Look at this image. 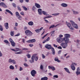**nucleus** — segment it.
Listing matches in <instances>:
<instances>
[{"instance_id": "1", "label": "nucleus", "mask_w": 80, "mask_h": 80, "mask_svg": "<svg viewBox=\"0 0 80 80\" xmlns=\"http://www.w3.org/2000/svg\"><path fill=\"white\" fill-rule=\"evenodd\" d=\"M64 38L65 43H69V39L68 38H70V35L68 34H64Z\"/></svg>"}, {"instance_id": "2", "label": "nucleus", "mask_w": 80, "mask_h": 80, "mask_svg": "<svg viewBox=\"0 0 80 80\" xmlns=\"http://www.w3.org/2000/svg\"><path fill=\"white\" fill-rule=\"evenodd\" d=\"M26 35L28 37H31L33 35V33L29 30H27L25 32Z\"/></svg>"}, {"instance_id": "3", "label": "nucleus", "mask_w": 80, "mask_h": 80, "mask_svg": "<svg viewBox=\"0 0 80 80\" xmlns=\"http://www.w3.org/2000/svg\"><path fill=\"white\" fill-rule=\"evenodd\" d=\"M57 42L58 43H63V42H65V38H58L57 39Z\"/></svg>"}, {"instance_id": "4", "label": "nucleus", "mask_w": 80, "mask_h": 80, "mask_svg": "<svg viewBox=\"0 0 80 80\" xmlns=\"http://www.w3.org/2000/svg\"><path fill=\"white\" fill-rule=\"evenodd\" d=\"M70 22H71V23H72L73 27L74 28H76V29H78V28L77 24H75V23L73 21H70Z\"/></svg>"}, {"instance_id": "5", "label": "nucleus", "mask_w": 80, "mask_h": 80, "mask_svg": "<svg viewBox=\"0 0 80 80\" xmlns=\"http://www.w3.org/2000/svg\"><path fill=\"white\" fill-rule=\"evenodd\" d=\"M70 22H71V23H72L73 27L74 28H76V29H78V28L77 24H75V23L73 21H70Z\"/></svg>"}, {"instance_id": "6", "label": "nucleus", "mask_w": 80, "mask_h": 80, "mask_svg": "<svg viewBox=\"0 0 80 80\" xmlns=\"http://www.w3.org/2000/svg\"><path fill=\"white\" fill-rule=\"evenodd\" d=\"M70 22H71V23H72L73 27L74 28H76V29H78V28L77 24H75V23L73 21H70Z\"/></svg>"}, {"instance_id": "7", "label": "nucleus", "mask_w": 80, "mask_h": 80, "mask_svg": "<svg viewBox=\"0 0 80 80\" xmlns=\"http://www.w3.org/2000/svg\"><path fill=\"white\" fill-rule=\"evenodd\" d=\"M36 55H37L36 54H34L32 55L31 58V60H29V61L30 63H33V62H34V60H35Z\"/></svg>"}, {"instance_id": "8", "label": "nucleus", "mask_w": 80, "mask_h": 80, "mask_svg": "<svg viewBox=\"0 0 80 80\" xmlns=\"http://www.w3.org/2000/svg\"><path fill=\"white\" fill-rule=\"evenodd\" d=\"M68 43H62L61 44V45L62 46V47L63 48H66L67 47V46H68V44H67Z\"/></svg>"}, {"instance_id": "9", "label": "nucleus", "mask_w": 80, "mask_h": 80, "mask_svg": "<svg viewBox=\"0 0 80 80\" xmlns=\"http://www.w3.org/2000/svg\"><path fill=\"white\" fill-rule=\"evenodd\" d=\"M0 6L5 8H7V6L6 5L5 3L3 2L0 3Z\"/></svg>"}, {"instance_id": "10", "label": "nucleus", "mask_w": 80, "mask_h": 80, "mask_svg": "<svg viewBox=\"0 0 80 80\" xmlns=\"http://www.w3.org/2000/svg\"><path fill=\"white\" fill-rule=\"evenodd\" d=\"M16 16L18 18L19 20H22V17L21 15H19V13H18V12H16Z\"/></svg>"}, {"instance_id": "11", "label": "nucleus", "mask_w": 80, "mask_h": 80, "mask_svg": "<svg viewBox=\"0 0 80 80\" xmlns=\"http://www.w3.org/2000/svg\"><path fill=\"white\" fill-rule=\"evenodd\" d=\"M31 74L32 77H35V75L37 74V72L35 70H32L31 72Z\"/></svg>"}, {"instance_id": "12", "label": "nucleus", "mask_w": 80, "mask_h": 80, "mask_svg": "<svg viewBox=\"0 0 80 80\" xmlns=\"http://www.w3.org/2000/svg\"><path fill=\"white\" fill-rule=\"evenodd\" d=\"M77 64L75 63V62H73L72 65H71V67L73 70H75V67L74 66V65H76Z\"/></svg>"}, {"instance_id": "13", "label": "nucleus", "mask_w": 80, "mask_h": 80, "mask_svg": "<svg viewBox=\"0 0 80 80\" xmlns=\"http://www.w3.org/2000/svg\"><path fill=\"white\" fill-rule=\"evenodd\" d=\"M66 24L68 27L71 30H73V28L72 26H71V24H70V23L69 22H66Z\"/></svg>"}, {"instance_id": "14", "label": "nucleus", "mask_w": 80, "mask_h": 80, "mask_svg": "<svg viewBox=\"0 0 80 80\" xmlns=\"http://www.w3.org/2000/svg\"><path fill=\"white\" fill-rule=\"evenodd\" d=\"M35 42H36L35 39H33L27 41L26 42H27V43H34Z\"/></svg>"}, {"instance_id": "15", "label": "nucleus", "mask_w": 80, "mask_h": 80, "mask_svg": "<svg viewBox=\"0 0 80 80\" xmlns=\"http://www.w3.org/2000/svg\"><path fill=\"white\" fill-rule=\"evenodd\" d=\"M45 47L48 50H50L52 48V46L50 45L47 44L45 45Z\"/></svg>"}, {"instance_id": "16", "label": "nucleus", "mask_w": 80, "mask_h": 80, "mask_svg": "<svg viewBox=\"0 0 80 80\" xmlns=\"http://www.w3.org/2000/svg\"><path fill=\"white\" fill-rule=\"evenodd\" d=\"M9 63H12L13 64H16V62L15 60L14 59L12 60V59H9Z\"/></svg>"}, {"instance_id": "17", "label": "nucleus", "mask_w": 80, "mask_h": 80, "mask_svg": "<svg viewBox=\"0 0 80 80\" xmlns=\"http://www.w3.org/2000/svg\"><path fill=\"white\" fill-rule=\"evenodd\" d=\"M4 26L6 28V29H8L9 28L8 27V22L4 23Z\"/></svg>"}, {"instance_id": "18", "label": "nucleus", "mask_w": 80, "mask_h": 80, "mask_svg": "<svg viewBox=\"0 0 80 80\" xmlns=\"http://www.w3.org/2000/svg\"><path fill=\"white\" fill-rule=\"evenodd\" d=\"M48 68L49 69H52V70H55V68L53 66H48Z\"/></svg>"}, {"instance_id": "19", "label": "nucleus", "mask_w": 80, "mask_h": 80, "mask_svg": "<svg viewBox=\"0 0 80 80\" xmlns=\"http://www.w3.org/2000/svg\"><path fill=\"white\" fill-rule=\"evenodd\" d=\"M61 6L63 7H67L68 5L67 4L65 3H63L61 4Z\"/></svg>"}, {"instance_id": "20", "label": "nucleus", "mask_w": 80, "mask_h": 80, "mask_svg": "<svg viewBox=\"0 0 80 80\" xmlns=\"http://www.w3.org/2000/svg\"><path fill=\"white\" fill-rule=\"evenodd\" d=\"M6 11L7 12H8V13H10L11 15H13V13H12V12H11L9 10L6 9Z\"/></svg>"}, {"instance_id": "21", "label": "nucleus", "mask_w": 80, "mask_h": 80, "mask_svg": "<svg viewBox=\"0 0 80 80\" xmlns=\"http://www.w3.org/2000/svg\"><path fill=\"white\" fill-rule=\"evenodd\" d=\"M35 5L36 7L38 8H40V5H39L38 4L35 3Z\"/></svg>"}, {"instance_id": "22", "label": "nucleus", "mask_w": 80, "mask_h": 80, "mask_svg": "<svg viewBox=\"0 0 80 80\" xmlns=\"http://www.w3.org/2000/svg\"><path fill=\"white\" fill-rule=\"evenodd\" d=\"M75 42H76L78 44H77V46L78 45H80V43L79 42H80V40L77 39L75 41H74Z\"/></svg>"}, {"instance_id": "23", "label": "nucleus", "mask_w": 80, "mask_h": 80, "mask_svg": "<svg viewBox=\"0 0 80 80\" xmlns=\"http://www.w3.org/2000/svg\"><path fill=\"white\" fill-rule=\"evenodd\" d=\"M64 69L65 70V71L68 73H70V72H69V70H68V68H64Z\"/></svg>"}, {"instance_id": "24", "label": "nucleus", "mask_w": 80, "mask_h": 80, "mask_svg": "<svg viewBox=\"0 0 80 80\" xmlns=\"http://www.w3.org/2000/svg\"><path fill=\"white\" fill-rule=\"evenodd\" d=\"M28 24L29 25L32 26L33 25V22L32 21H30L28 22Z\"/></svg>"}, {"instance_id": "25", "label": "nucleus", "mask_w": 80, "mask_h": 80, "mask_svg": "<svg viewBox=\"0 0 80 80\" xmlns=\"http://www.w3.org/2000/svg\"><path fill=\"white\" fill-rule=\"evenodd\" d=\"M41 12L43 13V14H44V15H48L47 12H45V11H42Z\"/></svg>"}, {"instance_id": "26", "label": "nucleus", "mask_w": 80, "mask_h": 80, "mask_svg": "<svg viewBox=\"0 0 80 80\" xmlns=\"http://www.w3.org/2000/svg\"><path fill=\"white\" fill-rule=\"evenodd\" d=\"M41 80H48V78L47 77H44L41 79Z\"/></svg>"}, {"instance_id": "27", "label": "nucleus", "mask_w": 80, "mask_h": 80, "mask_svg": "<svg viewBox=\"0 0 80 80\" xmlns=\"http://www.w3.org/2000/svg\"><path fill=\"white\" fill-rule=\"evenodd\" d=\"M11 43V45H12V47H15V46L16 43L14 41Z\"/></svg>"}, {"instance_id": "28", "label": "nucleus", "mask_w": 80, "mask_h": 80, "mask_svg": "<svg viewBox=\"0 0 80 80\" xmlns=\"http://www.w3.org/2000/svg\"><path fill=\"white\" fill-rule=\"evenodd\" d=\"M52 52L53 55H55V50H54V48H52Z\"/></svg>"}, {"instance_id": "29", "label": "nucleus", "mask_w": 80, "mask_h": 80, "mask_svg": "<svg viewBox=\"0 0 80 80\" xmlns=\"http://www.w3.org/2000/svg\"><path fill=\"white\" fill-rule=\"evenodd\" d=\"M4 42L6 43H8V45L10 44V42H9L7 40H5L4 41Z\"/></svg>"}, {"instance_id": "30", "label": "nucleus", "mask_w": 80, "mask_h": 80, "mask_svg": "<svg viewBox=\"0 0 80 80\" xmlns=\"http://www.w3.org/2000/svg\"><path fill=\"white\" fill-rule=\"evenodd\" d=\"M35 31L36 33H39L40 31V28L35 30Z\"/></svg>"}, {"instance_id": "31", "label": "nucleus", "mask_w": 80, "mask_h": 80, "mask_svg": "<svg viewBox=\"0 0 80 80\" xmlns=\"http://www.w3.org/2000/svg\"><path fill=\"white\" fill-rule=\"evenodd\" d=\"M22 51H20L18 52H15L14 53L15 54H22Z\"/></svg>"}, {"instance_id": "32", "label": "nucleus", "mask_w": 80, "mask_h": 80, "mask_svg": "<svg viewBox=\"0 0 80 80\" xmlns=\"http://www.w3.org/2000/svg\"><path fill=\"white\" fill-rule=\"evenodd\" d=\"M55 61H56L58 62H60V61L58 59V58H55Z\"/></svg>"}, {"instance_id": "33", "label": "nucleus", "mask_w": 80, "mask_h": 80, "mask_svg": "<svg viewBox=\"0 0 80 80\" xmlns=\"http://www.w3.org/2000/svg\"><path fill=\"white\" fill-rule=\"evenodd\" d=\"M72 11L73 12L74 14H78V12L77 11H75L73 10H72Z\"/></svg>"}, {"instance_id": "34", "label": "nucleus", "mask_w": 80, "mask_h": 80, "mask_svg": "<svg viewBox=\"0 0 80 80\" xmlns=\"http://www.w3.org/2000/svg\"><path fill=\"white\" fill-rule=\"evenodd\" d=\"M9 68L10 69H11V70H14V67H13V66L12 65H11L9 67Z\"/></svg>"}, {"instance_id": "35", "label": "nucleus", "mask_w": 80, "mask_h": 80, "mask_svg": "<svg viewBox=\"0 0 80 80\" xmlns=\"http://www.w3.org/2000/svg\"><path fill=\"white\" fill-rule=\"evenodd\" d=\"M60 14V13H55L53 14H52V15H54V16H57V15H58Z\"/></svg>"}, {"instance_id": "36", "label": "nucleus", "mask_w": 80, "mask_h": 80, "mask_svg": "<svg viewBox=\"0 0 80 80\" xmlns=\"http://www.w3.org/2000/svg\"><path fill=\"white\" fill-rule=\"evenodd\" d=\"M14 31L13 32H10V35L11 36H12V37L13 36V35H14Z\"/></svg>"}, {"instance_id": "37", "label": "nucleus", "mask_w": 80, "mask_h": 80, "mask_svg": "<svg viewBox=\"0 0 80 80\" xmlns=\"http://www.w3.org/2000/svg\"><path fill=\"white\" fill-rule=\"evenodd\" d=\"M76 73L77 75H80V72L78 71H77L76 72Z\"/></svg>"}, {"instance_id": "38", "label": "nucleus", "mask_w": 80, "mask_h": 80, "mask_svg": "<svg viewBox=\"0 0 80 80\" xmlns=\"http://www.w3.org/2000/svg\"><path fill=\"white\" fill-rule=\"evenodd\" d=\"M3 30V26L2 25H0V30L1 31H2Z\"/></svg>"}, {"instance_id": "39", "label": "nucleus", "mask_w": 80, "mask_h": 80, "mask_svg": "<svg viewBox=\"0 0 80 80\" xmlns=\"http://www.w3.org/2000/svg\"><path fill=\"white\" fill-rule=\"evenodd\" d=\"M52 17V16H48L44 17V19H45V18H51Z\"/></svg>"}, {"instance_id": "40", "label": "nucleus", "mask_w": 80, "mask_h": 80, "mask_svg": "<svg viewBox=\"0 0 80 80\" xmlns=\"http://www.w3.org/2000/svg\"><path fill=\"white\" fill-rule=\"evenodd\" d=\"M48 33H47V34H46L45 35H44L43 37L42 38V39H44V38H45V37L46 36H47V35H48Z\"/></svg>"}, {"instance_id": "41", "label": "nucleus", "mask_w": 80, "mask_h": 80, "mask_svg": "<svg viewBox=\"0 0 80 80\" xmlns=\"http://www.w3.org/2000/svg\"><path fill=\"white\" fill-rule=\"evenodd\" d=\"M22 7L23 8V9H24V10L27 11V10H28L27 8H26V7H25L24 6H22Z\"/></svg>"}, {"instance_id": "42", "label": "nucleus", "mask_w": 80, "mask_h": 80, "mask_svg": "<svg viewBox=\"0 0 80 80\" xmlns=\"http://www.w3.org/2000/svg\"><path fill=\"white\" fill-rule=\"evenodd\" d=\"M11 50H12V51H13V52H18V50H15V49H11Z\"/></svg>"}, {"instance_id": "43", "label": "nucleus", "mask_w": 80, "mask_h": 80, "mask_svg": "<svg viewBox=\"0 0 80 80\" xmlns=\"http://www.w3.org/2000/svg\"><path fill=\"white\" fill-rule=\"evenodd\" d=\"M20 13L21 15H23V16H24L25 15V14H24V12L23 11L21 12Z\"/></svg>"}, {"instance_id": "44", "label": "nucleus", "mask_w": 80, "mask_h": 80, "mask_svg": "<svg viewBox=\"0 0 80 80\" xmlns=\"http://www.w3.org/2000/svg\"><path fill=\"white\" fill-rule=\"evenodd\" d=\"M9 42L11 43L13 42V40H12V38H9Z\"/></svg>"}, {"instance_id": "45", "label": "nucleus", "mask_w": 80, "mask_h": 80, "mask_svg": "<svg viewBox=\"0 0 80 80\" xmlns=\"http://www.w3.org/2000/svg\"><path fill=\"white\" fill-rule=\"evenodd\" d=\"M22 50H28V48H23L22 49Z\"/></svg>"}, {"instance_id": "46", "label": "nucleus", "mask_w": 80, "mask_h": 80, "mask_svg": "<svg viewBox=\"0 0 80 80\" xmlns=\"http://www.w3.org/2000/svg\"><path fill=\"white\" fill-rule=\"evenodd\" d=\"M27 56L28 57V58H30L31 57V55L30 54H28L27 55Z\"/></svg>"}, {"instance_id": "47", "label": "nucleus", "mask_w": 80, "mask_h": 80, "mask_svg": "<svg viewBox=\"0 0 80 80\" xmlns=\"http://www.w3.org/2000/svg\"><path fill=\"white\" fill-rule=\"evenodd\" d=\"M54 32H55V31H53L52 32H51V35L52 36H54Z\"/></svg>"}, {"instance_id": "48", "label": "nucleus", "mask_w": 80, "mask_h": 80, "mask_svg": "<svg viewBox=\"0 0 80 80\" xmlns=\"http://www.w3.org/2000/svg\"><path fill=\"white\" fill-rule=\"evenodd\" d=\"M43 68V66L41 65L40 66V69H41L42 70Z\"/></svg>"}, {"instance_id": "49", "label": "nucleus", "mask_w": 80, "mask_h": 80, "mask_svg": "<svg viewBox=\"0 0 80 80\" xmlns=\"http://www.w3.org/2000/svg\"><path fill=\"white\" fill-rule=\"evenodd\" d=\"M55 27L54 25H52L49 28H50H50H53V27Z\"/></svg>"}, {"instance_id": "50", "label": "nucleus", "mask_w": 80, "mask_h": 80, "mask_svg": "<svg viewBox=\"0 0 80 80\" xmlns=\"http://www.w3.org/2000/svg\"><path fill=\"white\" fill-rule=\"evenodd\" d=\"M29 47H32L33 46V44H30L29 45Z\"/></svg>"}, {"instance_id": "51", "label": "nucleus", "mask_w": 80, "mask_h": 80, "mask_svg": "<svg viewBox=\"0 0 80 80\" xmlns=\"http://www.w3.org/2000/svg\"><path fill=\"white\" fill-rule=\"evenodd\" d=\"M12 5L13 7H16V4H15L14 3H12Z\"/></svg>"}, {"instance_id": "52", "label": "nucleus", "mask_w": 80, "mask_h": 80, "mask_svg": "<svg viewBox=\"0 0 80 80\" xmlns=\"http://www.w3.org/2000/svg\"><path fill=\"white\" fill-rule=\"evenodd\" d=\"M24 65L25 66V67H28V65L26 63L24 64Z\"/></svg>"}, {"instance_id": "53", "label": "nucleus", "mask_w": 80, "mask_h": 80, "mask_svg": "<svg viewBox=\"0 0 80 80\" xmlns=\"http://www.w3.org/2000/svg\"><path fill=\"white\" fill-rule=\"evenodd\" d=\"M38 11L39 15H40V9H38Z\"/></svg>"}, {"instance_id": "54", "label": "nucleus", "mask_w": 80, "mask_h": 80, "mask_svg": "<svg viewBox=\"0 0 80 80\" xmlns=\"http://www.w3.org/2000/svg\"><path fill=\"white\" fill-rule=\"evenodd\" d=\"M42 58L43 59L45 58V55L43 54H42Z\"/></svg>"}, {"instance_id": "55", "label": "nucleus", "mask_w": 80, "mask_h": 80, "mask_svg": "<svg viewBox=\"0 0 80 80\" xmlns=\"http://www.w3.org/2000/svg\"><path fill=\"white\" fill-rule=\"evenodd\" d=\"M20 33H18L17 34H16L15 35V37H18V36H20Z\"/></svg>"}, {"instance_id": "56", "label": "nucleus", "mask_w": 80, "mask_h": 80, "mask_svg": "<svg viewBox=\"0 0 80 80\" xmlns=\"http://www.w3.org/2000/svg\"><path fill=\"white\" fill-rule=\"evenodd\" d=\"M50 40V37H48V38L46 40V42H48V41H49Z\"/></svg>"}, {"instance_id": "57", "label": "nucleus", "mask_w": 80, "mask_h": 80, "mask_svg": "<svg viewBox=\"0 0 80 80\" xmlns=\"http://www.w3.org/2000/svg\"><path fill=\"white\" fill-rule=\"evenodd\" d=\"M32 10H35V9H36V8H35V7L33 6L32 8Z\"/></svg>"}, {"instance_id": "58", "label": "nucleus", "mask_w": 80, "mask_h": 80, "mask_svg": "<svg viewBox=\"0 0 80 80\" xmlns=\"http://www.w3.org/2000/svg\"><path fill=\"white\" fill-rule=\"evenodd\" d=\"M18 9L19 10V11H21V10H22L21 9V8L19 7H18Z\"/></svg>"}, {"instance_id": "59", "label": "nucleus", "mask_w": 80, "mask_h": 80, "mask_svg": "<svg viewBox=\"0 0 80 80\" xmlns=\"http://www.w3.org/2000/svg\"><path fill=\"white\" fill-rule=\"evenodd\" d=\"M53 77H54L55 78H58V75H55L53 76Z\"/></svg>"}, {"instance_id": "60", "label": "nucleus", "mask_w": 80, "mask_h": 80, "mask_svg": "<svg viewBox=\"0 0 80 80\" xmlns=\"http://www.w3.org/2000/svg\"><path fill=\"white\" fill-rule=\"evenodd\" d=\"M58 49H62V48L61 46H59L58 47Z\"/></svg>"}, {"instance_id": "61", "label": "nucleus", "mask_w": 80, "mask_h": 80, "mask_svg": "<svg viewBox=\"0 0 80 80\" xmlns=\"http://www.w3.org/2000/svg\"><path fill=\"white\" fill-rule=\"evenodd\" d=\"M20 71H22V70H23V68H22L20 67V68L19 69Z\"/></svg>"}, {"instance_id": "62", "label": "nucleus", "mask_w": 80, "mask_h": 80, "mask_svg": "<svg viewBox=\"0 0 80 80\" xmlns=\"http://www.w3.org/2000/svg\"><path fill=\"white\" fill-rule=\"evenodd\" d=\"M59 37H60L59 38H61L62 37H63V35H62V34H60V35H59Z\"/></svg>"}, {"instance_id": "63", "label": "nucleus", "mask_w": 80, "mask_h": 80, "mask_svg": "<svg viewBox=\"0 0 80 80\" xmlns=\"http://www.w3.org/2000/svg\"><path fill=\"white\" fill-rule=\"evenodd\" d=\"M20 3H23V0H20Z\"/></svg>"}, {"instance_id": "64", "label": "nucleus", "mask_w": 80, "mask_h": 80, "mask_svg": "<svg viewBox=\"0 0 80 80\" xmlns=\"http://www.w3.org/2000/svg\"><path fill=\"white\" fill-rule=\"evenodd\" d=\"M53 46H54V47H56V48H57V45H56L55 44H53Z\"/></svg>"}]
</instances>
